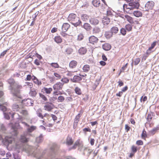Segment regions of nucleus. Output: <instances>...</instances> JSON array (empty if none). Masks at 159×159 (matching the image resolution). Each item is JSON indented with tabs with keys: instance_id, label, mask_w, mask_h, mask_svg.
Masks as SVG:
<instances>
[{
	"instance_id": "obj_1",
	"label": "nucleus",
	"mask_w": 159,
	"mask_h": 159,
	"mask_svg": "<svg viewBox=\"0 0 159 159\" xmlns=\"http://www.w3.org/2000/svg\"><path fill=\"white\" fill-rule=\"evenodd\" d=\"M8 82L10 84L9 90L13 95L19 98H21L20 95V90L22 88V86L15 82L13 79H9Z\"/></svg>"
},
{
	"instance_id": "obj_2",
	"label": "nucleus",
	"mask_w": 159,
	"mask_h": 159,
	"mask_svg": "<svg viewBox=\"0 0 159 159\" xmlns=\"http://www.w3.org/2000/svg\"><path fill=\"white\" fill-rule=\"evenodd\" d=\"M14 141V139L12 137L6 136L3 140V143L6 146L7 148L9 150H16L19 149L22 146V144L19 142L16 143L15 146L12 147L9 146L10 145L12 144Z\"/></svg>"
},
{
	"instance_id": "obj_3",
	"label": "nucleus",
	"mask_w": 159,
	"mask_h": 159,
	"mask_svg": "<svg viewBox=\"0 0 159 159\" xmlns=\"http://www.w3.org/2000/svg\"><path fill=\"white\" fill-rule=\"evenodd\" d=\"M63 85V84L61 83L58 82L53 85V88L54 90L53 93V98L54 100H55L57 99L56 96L62 94V93L60 90L62 89Z\"/></svg>"
},
{
	"instance_id": "obj_4",
	"label": "nucleus",
	"mask_w": 159,
	"mask_h": 159,
	"mask_svg": "<svg viewBox=\"0 0 159 159\" xmlns=\"http://www.w3.org/2000/svg\"><path fill=\"white\" fill-rule=\"evenodd\" d=\"M139 0H134L130 2L128 4H124L123 6L124 9L129 10H133L134 9H138L140 6Z\"/></svg>"
},
{
	"instance_id": "obj_5",
	"label": "nucleus",
	"mask_w": 159,
	"mask_h": 159,
	"mask_svg": "<svg viewBox=\"0 0 159 159\" xmlns=\"http://www.w3.org/2000/svg\"><path fill=\"white\" fill-rule=\"evenodd\" d=\"M68 20L74 26L77 27L80 25L81 22L76 15L73 13L70 14L68 17Z\"/></svg>"
},
{
	"instance_id": "obj_6",
	"label": "nucleus",
	"mask_w": 159,
	"mask_h": 159,
	"mask_svg": "<svg viewBox=\"0 0 159 159\" xmlns=\"http://www.w3.org/2000/svg\"><path fill=\"white\" fill-rule=\"evenodd\" d=\"M83 112L84 111L82 108L79 111V113H78L75 117L73 125V128L74 129H75L76 128V127L77 126L78 123L80 120V118L83 114Z\"/></svg>"
},
{
	"instance_id": "obj_7",
	"label": "nucleus",
	"mask_w": 159,
	"mask_h": 159,
	"mask_svg": "<svg viewBox=\"0 0 159 159\" xmlns=\"http://www.w3.org/2000/svg\"><path fill=\"white\" fill-rule=\"evenodd\" d=\"M155 5V3L152 1L148 2L145 5V7L146 10L149 11L153 9Z\"/></svg>"
},
{
	"instance_id": "obj_8",
	"label": "nucleus",
	"mask_w": 159,
	"mask_h": 159,
	"mask_svg": "<svg viewBox=\"0 0 159 159\" xmlns=\"http://www.w3.org/2000/svg\"><path fill=\"white\" fill-rule=\"evenodd\" d=\"M54 107V105L51 102L46 103L44 107V109L48 111H51Z\"/></svg>"
},
{
	"instance_id": "obj_9",
	"label": "nucleus",
	"mask_w": 159,
	"mask_h": 159,
	"mask_svg": "<svg viewBox=\"0 0 159 159\" xmlns=\"http://www.w3.org/2000/svg\"><path fill=\"white\" fill-rule=\"evenodd\" d=\"M90 23L93 25H96L99 23V20L97 17H91L89 20Z\"/></svg>"
},
{
	"instance_id": "obj_10",
	"label": "nucleus",
	"mask_w": 159,
	"mask_h": 159,
	"mask_svg": "<svg viewBox=\"0 0 159 159\" xmlns=\"http://www.w3.org/2000/svg\"><path fill=\"white\" fill-rule=\"evenodd\" d=\"M24 104L27 106H32L33 104L34 101L31 99L28 98L26 99H24L23 100Z\"/></svg>"
},
{
	"instance_id": "obj_11",
	"label": "nucleus",
	"mask_w": 159,
	"mask_h": 159,
	"mask_svg": "<svg viewBox=\"0 0 159 159\" xmlns=\"http://www.w3.org/2000/svg\"><path fill=\"white\" fill-rule=\"evenodd\" d=\"M98 40V39L94 36H91L89 39V41L90 43L93 44H94L97 43Z\"/></svg>"
},
{
	"instance_id": "obj_12",
	"label": "nucleus",
	"mask_w": 159,
	"mask_h": 159,
	"mask_svg": "<svg viewBox=\"0 0 159 159\" xmlns=\"http://www.w3.org/2000/svg\"><path fill=\"white\" fill-rule=\"evenodd\" d=\"M92 5L95 7H98L101 6L100 0H93L92 2Z\"/></svg>"
},
{
	"instance_id": "obj_13",
	"label": "nucleus",
	"mask_w": 159,
	"mask_h": 159,
	"mask_svg": "<svg viewBox=\"0 0 159 159\" xmlns=\"http://www.w3.org/2000/svg\"><path fill=\"white\" fill-rule=\"evenodd\" d=\"M73 142L74 141L72 139L71 137L70 136H68L66 142V144L70 146L73 144Z\"/></svg>"
},
{
	"instance_id": "obj_14",
	"label": "nucleus",
	"mask_w": 159,
	"mask_h": 159,
	"mask_svg": "<svg viewBox=\"0 0 159 159\" xmlns=\"http://www.w3.org/2000/svg\"><path fill=\"white\" fill-rule=\"evenodd\" d=\"M70 27V25L67 23H64L62 26V31L63 32H66Z\"/></svg>"
},
{
	"instance_id": "obj_15",
	"label": "nucleus",
	"mask_w": 159,
	"mask_h": 159,
	"mask_svg": "<svg viewBox=\"0 0 159 159\" xmlns=\"http://www.w3.org/2000/svg\"><path fill=\"white\" fill-rule=\"evenodd\" d=\"M78 64L77 62L75 60L71 61L69 63V67L71 69L75 68Z\"/></svg>"
},
{
	"instance_id": "obj_16",
	"label": "nucleus",
	"mask_w": 159,
	"mask_h": 159,
	"mask_svg": "<svg viewBox=\"0 0 159 159\" xmlns=\"http://www.w3.org/2000/svg\"><path fill=\"white\" fill-rule=\"evenodd\" d=\"M82 79V78L81 77L78 75H75L72 80L73 82H79Z\"/></svg>"
},
{
	"instance_id": "obj_17",
	"label": "nucleus",
	"mask_w": 159,
	"mask_h": 159,
	"mask_svg": "<svg viewBox=\"0 0 159 159\" xmlns=\"http://www.w3.org/2000/svg\"><path fill=\"white\" fill-rule=\"evenodd\" d=\"M123 18H125L130 23L133 24L134 23L133 22V18L128 15H125L124 17H122Z\"/></svg>"
},
{
	"instance_id": "obj_18",
	"label": "nucleus",
	"mask_w": 159,
	"mask_h": 159,
	"mask_svg": "<svg viewBox=\"0 0 159 159\" xmlns=\"http://www.w3.org/2000/svg\"><path fill=\"white\" fill-rule=\"evenodd\" d=\"M110 22V19L107 17H105L102 19V22L104 25H107Z\"/></svg>"
},
{
	"instance_id": "obj_19",
	"label": "nucleus",
	"mask_w": 159,
	"mask_h": 159,
	"mask_svg": "<svg viewBox=\"0 0 159 159\" xmlns=\"http://www.w3.org/2000/svg\"><path fill=\"white\" fill-rule=\"evenodd\" d=\"M52 91V88H47L46 87H44L42 89V91H44L47 94H49L51 93Z\"/></svg>"
},
{
	"instance_id": "obj_20",
	"label": "nucleus",
	"mask_w": 159,
	"mask_h": 159,
	"mask_svg": "<svg viewBox=\"0 0 159 159\" xmlns=\"http://www.w3.org/2000/svg\"><path fill=\"white\" fill-rule=\"evenodd\" d=\"M81 144V142L80 139L77 140L75 142L73 146L70 149H75L77 146H80Z\"/></svg>"
},
{
	"instance_id": "obj_21",
	"label": "nucleus",
	"mask_w": 159,
	"mask_h": 159,
	"mask_svg": "<svg viewBox=\"0 0 159 159\" xmlns=\"http://www.w3.org/2000/svg\"><path fill=\"white\" fill-rule=\"evenodd\" d=\"M37 94L36 90L34 89H31L29 93V95L32 97H35Z\"/></svg>"
},
{
	"instance_id": "obj_22",
	"label": "nucleus",
	"mask_w": 159,
	"mask_h": 159,
	"mask_svg": "<svg viewBox=\"0 0 159 159\" xmlns=\"http://www.w3.org/2000/svg\"><path fill=\"white\" fill-rule=\"evenodd\" d=\"M103 49L105 51H108L110 50L111 46L110 45L107 43H105L102 45Z\"/></svg>"
},
{
	"instance_id": "obj_23",
	"label": "nucleus",
	"mask_w": 159,
	"mask_h": 159,
	"mask_svg": "<svg viewBox=\"0 0 159 159\" xmlns=\"http://www.w3.org/2000/svg\"><path fill=\"white\" fill-rule=\"evenodd\" d=\"M54 39V41L57 43H60L62 41V38L60 36H55Z\"/></svg>"
},
{
	"instance_id": "obj_24",
	"label": "nucleus",
	"mask_w": 159,
	"mask_h": 159,
	"mask_svg": "<svg viewBox=\"0 0 159 159\" xmlns=\"http://www.w3.org/2000/svg\"><path fill=\"white\" fill-rule=\"evenodd\" d=\"M83 27L85 29L88 31H89L92 29L91 25L87 23H85L84 24Z\"/></svg>"
},
{
	"instance_id": "obj_25",
	"label": "nucleus",
	"mask_w": 159,
	"mask_h": 159,
	"mask_svg": "<svg viewBox=\"0 0 159 159\" xmlns=\"http://www.w3.org/2000/svg\"><path fill=\"white\" fill-rule=\"evenodd\" d=\"M90 69V66L88 65H84L83 67V70L84 72H88Z\"/></svg>"
},
{
	"instance_id": "obj_26",
	"label": "nucleus",
	"mask_w": 159,
	"mask_h": 159,
	"mask_svg": "<svg viewBox=\"0 0 159 159\" xmlns=\"http://www.w3.org/2000/svg\"><path fill=\"white\" fill-rule=\"evenodd\" d=\"M133 15L136 17H139L142 16V13L139 11H134Z\"/></svg>"
},
{
	"instance_id": "obj_27",
	"label": "nucleus",
	"mask_w": 159,
	"mask_h": 159,
	"mask_svg": "<svg viewBox=\"0 0 159 159\" xmlns=\"http://www.w3.org/2000/svg\"><path fill=\"white\" fill-rule=\"evenodd\" d=\"M81 18L83 20L86 21L89 19V16L86 14H83L81 15Z\"/></svg>"
},
{
	"instance_id": "obj_28",
	"label": "nucleus",
	"mask_w": 159,
	"mask_h": 159,
	"mask_svg": "<svg viewBox=\"0 0 159 159\" xmlns=\"http://www.w3.org/2000/svg\"><path fill=\"white\" fill-rule=\"evenodd\" d=\"M119 31L118 28L116 26H113L112 27L111 29V31L112 34H116Z\"/></svg>"
},
{
	"instance_id": "obj_29",
	"label": "nucleus",
	"mask_w": 159,
	"mask_h": 159,
	"mask_svg": "<svg viewBox=\"0 0 159 159\" xmlns=\"http://www.w3.org/2000/svg\"><path fill=\"white\" fill-rule=\"evenodd\" d=\"M79 52L80 54H84L86 52V49L83 47L80 48L79 50Z\"/></svg>"
},
{
	"instance_id": "obj_30",
	"label": "nucleus",
	"mask_w": 159,
	"mask_h": 159,
	"mask_svg": "<svg viewBox=\"0 0 159 159\" xmlns=\"http://www.w3.org/2000/svg\"><path fill=\"white\" fill-rule=\"evenodd\" d=\"M101 31L100 29L99 28L97 27H95L94 28L93 30V34H98Z\"/></svg>"
},
{
	"instance_id": "obj_31",
	"label": "nucleus",
	"mask_w": 159,
	"mask_h": 159,
	"mask_svg": "<svg viewBox=\"0 0 159 159\" xmlns=\"http://www.w3.org/2000/svg\"><path fill=\"white\" fill-rule=\"evenodd\" d=\"M113 34L111 31H107L105 32V36L106 38L107 39H109L111 38Z\"/></svg>"
},
{
	"instance_id": "obj_32",
	"label": "nucleus",
	"mask_w": 159,
	"mask_h": 159,
	"mask_svg": "<svg viewBox=\"0 0 159 159\" xmlns=\"http://www.w3.org/2000/svg\"><path fill=\"white\" fill-rule=\"evenodd\" d=\"M19 109V106L16 104H13L12 106V109L13 111H18Z\"/></svg>"
},
{
	"instance_id": "obj_33",
	"label": "nucleus",
	"mask_w": 159,
	"mask_h": 159,
	"mask_svg": "<svg viewBox=\"0 0 159 159\" xmlns=\"http://www.w3.org/2000/svg\"><path fill=\"white\" fill-rule=\"evenodd\" d=\"M148 135L147 132L145 130H143L141 134V138L145 140L146 138L147 137Z\"/></svg>"
},
{
	"instance_id": "obj_34",
	"label": "nucleus",
	"mask_w": 159,
	"mask_h": 159,
	"mask_svg": "<svg viewBox=\"0 0 159 159\" xmlns=\"http://www.w3.org/2000/svg\"><path fill=\"white\" fill-rule=\"evenodd\" d=\"M25 84L24 85V87H28L29 88L31 89L33 87V84L32 83L26 82L25 83Z\"/></svg>"
},
{
	"instance_id": "obj_35",
	"label": "nucleus",
	"mask_w": 159,
	"mask_h": 159,
	"mask_svg": "<svg viewBox=\"0 0 159 159\" xmlns=\"http://www.w3.org/2000/svg\"><path fill=\"white\" fill-rule=\"evenodd\" d=\"M20 113L25 116H27L28 115V111L26 110H21L20 112Z\"/></svg>"
},
{
	"instance_id": "obj_36",
	"label": "nucleus",
	"mask_w": 159,
	"mask_h": 159,
	"mask_svg": "<svg viewBox=\"0 0 159 159\" xmlns=\"http://www.w3.org/2000/svg\"><path fill=\"white\" fill-rule=\"evenodd\" d=\"M21 142L23 143H25L28 142V140L26 138L25 135H21V138L20 139Z\"/></svg>"
},
{
	"instance_id": "obj_37",
	"label": "nucleus",
	"mask_w": 159,
	"mask_h": 159,
	"mask_svg": "<svg viewBox=\"0 0 159 159\" xmlns=\"http://www.w3.org/2000/svg\"><path fill=\"white\" fill-rule=\"evenodd\" d=\"M75 91L77 94L79 95H81L82 93L80 89L77 87H75Z\"/></svg>"
},
{
	"instance_id": "obj_38",
	"label": "nucleus",
	"mask_w": 159,
	"mask_h": 159,
	"mask_svg": "<svg viewBox=\"0 0 159 159\" xmlns=\"http://www.w3.org/2000/svg\"><path fill=\"white\" fill-rule=\"evenodd\" d=\"M126 30L128 31H130L132 30V25L130 24H128L125 26Z\"/></svg>"
},
{
	"instance_id": "obj_39",
	"label": "nucleus",
	"mask_w": 159,
	"mask_h": 159,
	"mask_svg": "<svg viewBox=\"0 0 159 159\" xmlns=\"http://www.w3.org/2000/svg\"><path fill=\"white\" fill-rule=\"evenodd\" d=\"M131 149L132 152L134 153H135L137 152L138 150V148L137 146L133 145L131 147Z\"/></svg>"
},
{
	"instance_id": "obj_40",
	"label": "nucleus",
	"mask_w": 159,
	"mask_h": 159,
	"mask_svg": "<svg viewBox=\"0 0 159 159\" xmlns=\"http://www.w3.org/2000/svg\"><path fill=\"white\" fill-rule=\"evenodd\" d=\"M84 38V36L82 33H80L78 36L77 40L78 41L82 40Z\"/></svg>"
},
{
	"instance_id": "obj_41",
	"label": "nucleus",
	"mask_w": 159,
	"mask_h": 159,
	"mask_svg": "<svg viewBox=\"0 0 159 159\" xmlns=\"http://www.w3.org/2000/svg\"><path fill=\"white\" fill-rule=\"evenodd\" d=\"M157 43V41L154 42L151 45V46L150 47L147 51H151L152 49H153L155 46L156 45Z\"/></svg>"
},
{
	"instance_id": "obj_42",
	"label": "nucleus",
	"mask_w": 159,
	"mask_h": 159,
	"mask_svg": "<svg viewBox=\"0 0 159 159\" xmlns=\"http://www.w3.org/2000/svg\"><path fill=\"white\" fill-rule=\"evenodd\" d=\"M39 96L40 98H41L44 101H47L48 100V99L47 97L43 94L41 93H39Z\"/></svg>"
},
{
	"instance_id": "obj_43",
	"label": "nucleus",
	"mask_w": 159,
	"mask_h": 159,
	"mask_svg": "<svg viewBox=\"0 0 159 159\" xmlns=\"http://www.w3.org/2000/svg\"><path fill=\"white\" fill-rule=\"evenodd\" d=\"M50 65L55 68H58L59 65L57 63H52L50 64Z\"/></svg>"
},
{
	"instance_id": "obj_44",
	"label": "nucleus",
	"mask_w": 159,
	"mask_h": 159,
	"mask_svg": "<svg viewBox=\"0 0 159 159\" xmlns=\"http://www.w3.org/2000/svg\"><path fill=\"white\" fill-rule=\"evenodd\" d=\"M33 81L34 83L38 85H40L42 84V82L41 81H39L37 78Z\"/></svg>"
},
{
	"instance_id": "obj_45",
	"label": "nucleus",
	"mask_w": 159,
	"mask_h": 159,
	"mask_svg": "<svg viewBox=\"0 0 159 159\" xmlns=\"http://www.w3.org/2000/svg\"><path fill=\"white\" fill-rule=\"evenodd\" d=\"M140 61V59L139 58H136L134 61V65H137L139 64Z\"/></svg>"
},
{
	"instance_id": "obj_46",
	"label": "nucleus",
	"mask_w": 159,
	"mask_h": 159,
	"mask_svg": "<svg viewBox=\"0 0 159 159\" xmlns=\"http://www.w3.org/2000/svg\"><path fill=\"white\" fill-rule=\"evenodd\" d=\"M58 102H63L65 100V98L63 96H60L58 98Z\"/></svg>"
},
{
	"instance_id": "obj_47",
	"label": "nucleus",
	"mask_w": 159,
	"mask_h": 159,
	"mask_svg": "<svg viewBox=\"0 0 159 159\" xmlns=\"http://www.w3.org/2000/svg\"><path fill=\"white\" fill-rule=\"evenodd\" d=\"M61 81L64 83H67L69 82V80L67 78H64L61 79Z\"/></svg>"
},
{
	"instance_id": "obj_48",
	"label": "nucleus",
	"mask_w": 159,
	"mask_h": 159,
	"mask_svg": "<svg viewBox=\"0 0 159 159\" xmlns=\"http://www.w3.org/2000/svg\"><path fill=\"white\" fill-rule=\"evenodd\" d=\"M66 32H63L62 31L60 33L61 35L63 37L67 38L68 36H69V35L68 34L66 33H65Z\"/></svg>"
},
{
	"instance_id": "obj_49",
	"label": "nucleus",
	"mask_w": 159,
	"mask_h": 159,
	"mask_svg": "<svg viewBox=\"0 0 159 159\" xmlns=\"http://www.w3.org/2000/svg\"><path fill=\"white\" fill-rule=\"evenodd\" d=\"M153 125V124H150L149 122H147L145 124V126L147 128H148L151 127Z\"/></svg>"
},
{
	"instance_id": "obj_50",
	"label": "nucleus",
	"mask_w": 159,
	"mask_h": 159,
	"mask_svg": "<svg viewBox=\"0 0 159 159\" xmlns=\"http://www.w3.org/2000/svg\"><path fill=\"white\" fill-rule=\"evenodd\" d=\"M92 150L90 148H85L84 149V152H88L89 155H90L92 152Z\"/></svg>"
},
{
	"instance_id": "obj_51",
	"label": "nucleus",
	"mask_w": 159,
	"mask_h": 159,
	"mask_svg": "<svg viewBox=\"0 0 159 159\" xmlns=\"http://www.w3.org/2000/svg\"><path fill=\"white\" fill-rule=\"evenodd\" d=\"M0 109L3 112L6 111L7 110L6 107L1 104H0Z\"/></svg>"
},
{
	"instance_id": "obj_52",
	"label": "nucleus",
	"mask_w": 159,
	"mask_h": 159,
	"mask_svg": "<svg viewBox=\"0 0 159 159\" xmlns=\"http://www.w3.org/2000/svg\"><path fill=\"white\" fill-rule=\"evenodd\" d=\"M128 63H126L125 66H123L120 69V72H124L125 70L127 67Z\"/></svg>"
},
{
	"instance_id": "obj_53",
	"label": "nucleus",
	"mask_w": 159,
	"mask_h": 159,
	"mask_svg": "<svg viewBox=\"0 0 159 159\" xmlns=\"http://www.w3.org/2000/svg\"><path fill=\"white\" fill-rule=\"evenodd\" d=\"M120 33L123 35H125L126 34V31L125 29L122 28L120 29Z\"/></svg>"
},
{
	"instance_id": "obj_54",
	"label": "nucleus",
	"mask_w": 159,
	"mask_h": 159,
	"mask_svg": "<svg viewBox=\"0 0 159 159\" xmlns=\"http://www.w3.org/2000/svg\"><path fill=\"white\" fill-rule=\"evenodd\" d=\"M147 97L146 96H144L143 97V96H142L140 99V101L141 102H142V101L144 102L146 101H147Z\"/></svg>"
},
{
	"instance_id": "obj_55",
	"label": "nucleus",
	"mask_w": 159,
	"mask_h": 159,
	"mask_svg": "<svg viewBox=\"0 0 159 159\" xmlns=\"http://www.w3.org/2000/svg\"><path fill=\"white\" fill-rule=\"evenodd\" d=\"M136 144L138 145H142L143 144V142L141 140H138L136 142Z\"/></svg>"
},
{
	"instance_id": "obj_56",
	"label": "nucleus",
	"mask_w": 159,
	"mask_h": 159,
	"mask_svg": "<svg viewBox=\"0 0 159 159\" xmlns=\"http://www.w3.org/2000/svg\"><path fill=\"white\" fill-rule=\"evenodd\" d=\"M54 75L55 76V77H56V78H57V80L60 79L61 78V75L60 74H59L57 73H54Z\"/></svg>"
},
{
	"instance_id": "obj_57",
	"label": "nucleus",
	"mask_w": 159,
	"mask_h": 159,
	"mask_svg": "<svg viewBox=\"0 0 159 159\" xmlns=\"http://www.w3.org/2000/svg\"><path fill=\"white\" fill-rule=\"evenodd\" d=\"M43 140V137L42 136H40L39 137L37 138L36 139V142L37 143H40Z\"/></svg>"
},
{
	"instance_id": "obj_58",
	"label": "nucleus",
	"mask_w": 159,
	"mask_h": 159,
	"mask_svg": "<svg viewBox=\"0 0 159 159\" xmlns=\"http://www.w3.org/2000/svg\"><path fill=\"white\" fill-rule=\"evenodd\" d=\"M156 130H152L149 131L148 135L149 136L153 135L156 133Z\"/></svg>"
},
{
	"instance_id": "obj_59",
	"label": "nucleus",
	"mask_w": 159,
	"mask_h": 159,
	"mask_svg": "<svg viewBox=\"0 0 159 159\" xmlns=\"http://www.w3.org/2000/svg\"><path fill=\"white\" fill-rule=\"evenodd\" d=\"M32 76L30 75H28L27 76V77L25 79V81H30L32 78Z\"/></svg>"
},
{
	"instance_id": "obj_60",
	"label": "nucleus",
	"mask_w": 159,
	"mask_h": 159,
	"mask_svg": "<svg viewBox=\"0 0 159 159\" xmlns=\"http://www.w3.org/2000/svg\"><path fill=\"white\" fill-rule=\"evenodd\" d=\"M73 72L72 71H67V73L66 74L67 76H68L71 77L73 75Z\"/></svg>"
},
{
	"instance_id": "obj_61",
	"label": "nucleus",
	"mask_w": 159,
	"mask_h": 159,
	"mask_svg": "<svg viewBox=\"0 0 159 159\" xmlns=\"http://www.w3.org/2000/svg\"><path fill=\"white\" fill-rule=\"evenodd\" d=\"M152 116L150 114H148L147 117V120L148 121H150L152 119Z\"/></svg>"
},
{
	"instance_id": "obj_62",
	"label": "nucleus",
	"mask_w": 159,
	"mask_h": 159,
	"mask_svg": "<svg viewBox=\"0 0 159 159\" xmlns=\"http://www.w3.org/2000/svg\"><path fill=\"white\" fill-rule=\"evenodd\" d=\"M4 117L7 120H9L10 119V117L8 114L4 112Z\"/></svg>"
},
{
	"instance_id": "obj_63",
	"label": "nucleus",
	"mask_w": 159,
	"mask_h": 159,
	"mask_svg": "<svg viewBox=\"0 0 159 159\" xmlns=\"http://www.w3.org/2000/svg\"><path fill=\"white\" fill-rule=\"evenodd\" d=\"M37 115L38 116L43 119V115L42 113L38 112L37 113Z\"/></svg>"
},
{
	"instance_id": "obj_64",
	"label": "nucleus",
	"mask_w": 159,
	"mask_h": 159,
	"mask_svg": "<svg viewBox=\"0 0 159 159\" xmlns=\"http://www.w3.org/2000/svg\"><path fill=\"white\" fill-rule=\"evenodd\" d=\"M129 121L133 125H134L136 123L135 121L133 118H130L129 120Z\"/></svg>"
}]
</instances>
